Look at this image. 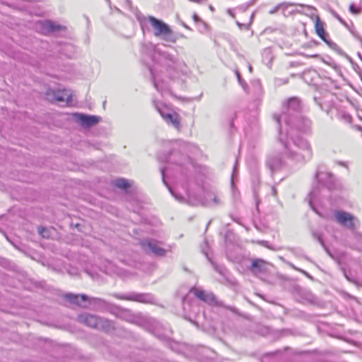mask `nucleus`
I'll list each match as a JSON object with an SVG mask.
<instances>
[{
    "instance_id": "1",
    "label": "nucleus",
    "mask_w": 362,
    "mask_h": 362,
    "mask_svg": "<svg viewBox=\"0 0 362 362\" xmlns=\"http://www.w3.org/2000/svg\"><path fill=\"white\" fill-rule=\"evenodd\" d=\"M280 135L279 141L283 144L285 148V154L288 159L294 163L302 165L312 159L313 152L308 140L300 136H287L292 140L294 147L298 150H301V152H298L291 146L287 141L283 139L282 134Z\"/></svg>"
},
{
    "instance_id": "2",
    "label": "nucleus",
    "mask_w": 362,
    "mask_h": 362,
    "mask_svg": "<svg viewBox=\"0 0 362 362\" xmlns=\"http://www.w3.org/2000/svg\"><path fill=\"white\" fill-rule=\"evenodd\" d=\"M137 19L142 28L147 26L148 24H150L153 28L155 37H160L167 42H175L176 38L173 35V30L170 26L163 21L151 16H145L144 15L138 16Z\"/></svg>"
},
{
    "instance_id": "3",
    "label": "nucleus",
    "mask_w": 362,
    "mask_h": 362,
    "mask_svg": "<svg viewBox=\"0 0 362 362\" xmlns=\"http://www.w3.org/2000/svg\"><path fill=\"white\" fill-rule=\"evenodd\" d=\"M301 104L298 98L293 97L288 99L283 106V110L280 115H274V117L279 125V133L282 134L283 128L281 122L284 121L286 125H291L292 119H296L301 115Z\"/></svg>"
},
{
    "instance_id": "4",
    "label": "nucleus",
    "mask_w": 362,
    "mask_h": 362,
    "mask_svg": "<svg viewBox=\"0 0 362 362\" xmlns=\"http://www.w3.org/2000/svg\"><path fill=\"white\" fill-rule=\"evenodd\" d=\"M78 320L88 327L105 332H111L115 329V324L112 321L88 313L79 315Z\"/></svg>"
},
{
    "instance_id": "5",
    "label": "nucleus",
    "mask_w": 362,
    "mask_h": 362,
    "mask_svg": "<svg viewBox=\"0 0 362 362\" xmlns=\"http://www.w3.org/2000/svg\"><path fill=\"white\" fill-rule=\"evenodd\" d=\"M190 292L192 293L199 300L205 302L206 303L212 305V306H218L223 307L226 309H228L233 313L235 312V308L230 306L225 305L222 301H219L217 300L215 295L211 292H207L197 288H192L190 290Z\"/></svg>"
},
{
    "instance_id": "6",
    "label": "nucleus",
    "mask_w": 362,
    "mask_h": 362,
    "mask_svg": "<svg viewBox=\"0 0 362 362\" xmlns=\"http://www.w3.org/2000/svg\"><path fill=\"white\" fill-rule=\"evenodd\" d=\"M286 136L295 135V131L307 134L311 131V122L302 115L292 119L291 125H286Z\"/></svg>"
},
{
    "instance_id": "7",
    "label": "nucleus",
    "mask_w": 362,
    "mask_h": 362,
    "mask_svg": "<svg viewBox=\"0 0 362 362\" xmlns=\"http://www.w3.org/2000/svg\"><path fill=\"white\" fill-rule=\"evenodd\" d=\"M46 99L51 103H66L68 105L74 103L73 95L70 90L66 89H49L46 92Z\"/></svg>"
},
{
    "instance_id": "8",
    "label": "nucleus",
    "mask_w": 362,
    "mask_h": 362,
    "mask_svg": "<svg viewBox=\"0 0 362 362\" xmlns=\"http://www.w3.org/2000/svg\"><path fill=\"white\" fill-rule=\"evenodd\" d=\"M334 217L339 225L350 230H356L359 226L358 219L350 213L337 211L334 213Z\"/></svg>"
},
{
    "instance_id": "9",
    "label": "nucleus",
    "mask_w": 362,
    "mask_h": 362,
    "mask_svg": "<svg viewBox=\"0 0 362 362\" xmlns=\"http://www.w3.org/2000/svg\"><path fill=\"white\" fill-rule=\"evenodd\" d=\"M113 296L120 300H132L142 303H153L154 298L150 293H130L127 295L115 293Z\"/></svg>"
},
{
    "instance_id": "10",
    "label": "nucleus",
    "mask_w": 362,
    "mask_h": 362,
    "mask_svg": "<svg viewBox=\"0 0 362 362\" xmlns=\"http://www.w3.org/2000/svg\"><path fill=\"white\" fill-rule=\"evenodd\" d=\"M141 245L144 250L155 256L163 257L166 254V250L160 247L155 240L146 239L141 243Z\"/></svg>"
},
{
    "instance_id": "11",
    "label": "nucleus",
    "mask_w": 362,
    "mask_h": 362,
    "mask_svg": "<svg viewBox=\"0 0 362 362\" xmlns=\"http://www.w3.org/2000/svg\"><path fill=\"white\" fill-rule=\"evenodd\" d=\"M36 28L39 32L47 35L49 33L60 30L64 28V27L51 21H40L37 23Z\"/></svg>"
},
{
    "instance_id": "12",
    "label": "nucleus",
    "mask_w": 362,
    "mask_h": 362,
    "mask_svg": "<svg viewBox=\"0 0 362 362\" xmlns=\"http://www.w3.org/2000/svg\"><path fill=\"white\" fill-rule=\"evenodd\" d=\"M155 107L157 110L160 114L161 117L164 119V120L168 124L173 126L176 129H180V118L177 114L173 112L165 113L163 110H161L156 104H155Z\"/></svg>"
},
{
    "instance_id": "13",
    "label": "nucleus",
    "mask_w": 362,
    "mask_h": 362,
    "mask_svg": "<svg viewBox=\"0 0 362 362\" xmlns=\"http://www.w3.org/2000/svg\"><path fill=\"white\" fill-rule=\"evenodd\" d=\"M154 51L156 52L159 53L163 56V57L168 61L170 64H169V66H171L175 69L178 70H182V67L185 66V63L182 61H180L177 58H175L173 55L167 53V52H160L158 50H157L156 47L153 46Z\"/></svg>"
},
{
    "instance_id": "14",
    "label": "nucleus",
    "mask_w": 362,
    "mask_h": 362,
    "mask_svg": "<svg viewBox=\"0 0 362 362\" xmlns=\"http://www.w3.org/2000/svg\"><path fill=\"white\" fill-rule=\"evenodd\" d=\"M76 119L79 121L82 126L90 127L99 122L100 117L93 115H86L83 114H75Z\"/></svg>"
},
{
    "instance_id": "15",
    "label": "nucleus",
    "mask_w": 362,
    "mask_h": 362,
    "mask_svg": "<svg viewBox=\"0 0 362 362\" xmlns=\"http://www.w3.org/2000/svg\"><path fill=\"white\" fill-rule=\"evenodd\" d=\"M315 177L318 182L326 185L328 188L332 186L334 175L331 173L317 171Z\"/></svg>"
},
{
    "instance_id": "16",
    "label": "nucleus",
    "mask_w": 362,
    "mask_h": 362,
    "mask_svg": "<svg viewBox=\"0 0 362 362\" xmlns=\"http://www.w3.org/2000/svg\"><path fill=\"white\" fill-rule=\"evenodd\" d=\"M170 160L175 164L180 166H188L192 165V160L189 156L178 153H172Z\"/></svg>"
},
{
    "instance_id": "17",
    "label": "nucleus",
    "mask_w": 362,
    "mask_h": 362,
    "mask_svg": "<svg viewBox=\"0 0 362 362\" xmlns=\"http://www.w3.org/2000/svg\"><path fill=\"white\" fill-rule=\"evenodd\" d=\"M315 28V31H316V33L317 34V35L323 41H325L329 47H333L334 46H337L336 44H334V42H332L330 40H328L326 38L327 35H326L324 28H323V23L318 17L317 18Z\"/></svg>"
},
{
    "instance_id": "18",
    "label": "nucleus",
    "mask_w": 362,
    "mask_h": 362,
    "mask_svg": "<svg viewBox=\"0 0 362 362\" xmlns=\"http://www.w3.org/2000/svg\"><path fill=\"white\" fill-rule=\"evenodd\" d=\"M267 269V262L262 259H255L252 262L250 270L254 274L263 273Z\"/></svg>"
},
{
    "instance_id": "19",
    "label": "nucleus",
    "mask_w": 362,
    "mask_h": 362,
    "mask_svg": "<svg viewBox=\"0 0 362 362\" xmlns=\"http://www.w3.org/2000/svg\"><path fill=\"white\" fill-rule=\"evenodd\" d=\"M64 298L70 303L79 306H83L81 303V300L85 302L88 300V297L85 294L75 295L72 293H66L64 295Z\"/></svg>"
},
{
    "instance_id": "20",
    "label": "nucleus",
    "mask_w": 362,
    "mask_h": 362,
    "mask_svg": "<svg viewBox=\"0 0 362 362\" xmlns=\"http://www.w3.org/2000/svg\"><path fill=\"white\" fill-rule=\"evenodd\" d=\"M267 165L269 168L274 172L280 168L282 165V161L279 156H269L267 159Z\"/></svg>"
},
{
    "instance_id": "21",
    "label": "nucleus",
    "mask_w": 362,
    "mask_h": 362,
    "mask_svg": "<svg viewBox=\"0 0 362 362\" xmlns=\"http://www.w3.org/2000/svg\"><path fill=\"white\" fill-rule=\"evenodd\" d=\"M221 203L220 199L216 196L212 194H208L206 201L204 203L206 206H216Z\"/></svg>"
},
{
    "instance_id": "22",
    "label": "nucleus",
    "mask_w": 362,
    "mask_h": 362,
    "mask_svg": "<svg viewBox=\"0 0 362 362\" xmlns=\"http://www.w3.org/2000/svg\"><path fill=\"white\" fill-rule=\"evenodd\" d=\"M114 185L120 189H127L130 185L128 181L124 178H119L114 181Z\"/></svg>"
},
{
    "instance_id": "23",
    "label": "nucleus",
    "mask_w": 362,
    "mask_h": 362,
    "mask_svg": "<svg viewBox=\"0 0 362 362\" xmlns=\"http://www.w3.org/2000/svg\"><path fill=\"white\" fill-rule=\"evenodd\" d=\"M38 232L42 235V237L47 238H49V231L45 228L39 227L38 228Z\"/></svg>"
},
{
    "instance_id": "24",
    "label": "nucleus",
    "mask_w": 362,
    "mask_h": 362,
    "mask_svg": "<svg viewBox=\"0 0 362 362\" xmlns=\"http://www.w3.org/2000/svg\"><path fill=\"white\" fill-rule=\"evenodd\" d=\"M313 236L318 240V242L323 245V240L322 238V235L319 232L314 231L313 232Z\"/></svg>"
},
{
    "instance_id": "25",
    "label": "nucleus",
    "mask_w": 362,
    "mask_h": 362,
    "mask_svg": "<svg viewBox=\"0 0 362 362\" xmlns=\"http://www.w3.org/2000/svg\"><path fill=\"white\" fill-rule=\"evenodd\" d=\"M292 4H288V3H286V2H283V3H280L279 4H277V8H279V10H286L289 6H291Z\"/></svg>"
},
{
    "instance_id": "26",
    "label": "nucleus",
    "mask_w": 362,
    "mask_h": 362,
    "mask_svg": "<svg viewBox=\"0 0 362 362\" xmlns=\"http://www.w3.org/2000/svg\"><path fill=\"white\" fill-rule=\"evenodd\" d=\"M349 11L354 14H358L361 11L360 8H356L354 4H351L349 6Z\"/></svg>"
},
{
    "instance_id": "27",
    "label": "nucleus",
    "mask_w": 362,
    "mask_h": 362,
    "mask_svg": "<svg viewBox=\"0 0 362 362\" xmlns=\"http://www.w3.org/2000/svg\"><path fill=\"white\" fill-rule=\"evenodd\" d=\"M317 196V191L315 189H313L310 193H309V197H310V205L312 204L313 203V201L314 200V199L315 198V197Z\"/></svg>"
},
{
    "instance_id": "28",
    "label": "nucleus",
    "mask_w": 362,
    "mask_h": 362,
    "mask_svg": "<svg viewBox=\"0 0 362 362\" xmlns=\"http://www.w3.org/2000/svg\"><path fill=\"white\" fill-rule=\"evenodd\" d=\"M171 194L179 202H182L184 198L178 194H177L175 192L173 191V189L170 187H168Z\"/></svg>"
},
{
    "instance_id": "29",
    "label": "nucleus",
    "mask_w": 362,
    "mask_h": 362,
    "mask_svg": "<svg viewBox=\"0 0 362 362\" xmlns=\"http://www.w3.org/2000/svg\"><path fill=\"white\" fill-rule=\"evenodd\" d=\"M238 82L241 84V86L243 87V88H245V86H247L246 83L243 81L240 74L238 71H236L235 72Z\"/></svg>"
},
{
    "instance_id": "30",
    "label": "nucleus",
    "mask_w": 362,
    "mask_h": 362,
    "mask_svg": "<svg viewBox=\"0 0 362 362\" xmlns=\"http://www.w3.org/2000/svg\"><path fill=\"white\" fill-rule=\"evenodd\" d=\"M334 16L339 21L340 23L346 26L345 21L337 13H334Z\"/></svg>"
},
{
    "instance_id": "31",
    "label": "nucleus",
    "mask_w": 362,
    "mask_h": 362,
    "mask_svg": "<svg viewBox=\"0 0 362 362\" xmlns=\"http://www.w3.org/2000/svg\"><path fill=\"white\" fill-rule=\"evenodd\" d=\"M337 163L339 165H341V166H343V167H345V168H348V163L346 162H344V161H337Z\"/></svg>"
},
{
    "instance_id": "32",
    "label": "nucleus",
    "mask_w": 362,
    "mask_h": 362,
    "mask_svg": "<svg viewBox=\"0 0 362 362\" xmlns=\"http://www.w3.org/2000/svg\"><path fill=\"white\" fill-rule=\"evenodd\" d=\"M279 10V8H277V5L273 8L272 10L269 11V14H274L276 13Z\"/></svg>"
},
{
    "instance_id": "33",
    "label": "nucleus",
    "mask_w": 362,
    "mask_h": 362,
    "mask_svg": "<svg viewBox=\"0 0 362 362\" xmlns=\"http://www.w3.org/2000/svg\"><path fill=\"white\" fill-rule=\"evenodd\" d=\"M161 174H162V177H163V181L164 184L165 185H167V183L165 181V168L161 169Z\"/></svg>"
},
{
    "instance_id": "34",
    "label": "nucleus",
    "mask_w": 362,
    "mask_h": 362,
    "mask_svg": "<svg viewBox=\"0 0 362 362\" xmlns=\"http://www.w3.org/2000/svg\"><path fill=\"white\" fill-rule=\"evenodd\" d=\"M90 300H93V301H94V302H103V303H104V300H102V299H100V298H90Z\"/></svg>"
},
{
    "instance_id": "35",
    "label": "nucleus",
    "mask_w": 362,
    "mask_h": 362,
    "mask_svg": "<svg viewBox=\"0 0 362 362\" xmlns=\"http://www.w3.org/2000/svg\"><path fill=\"white\" fill-rule=\"evenodd\" d=\"M154 86H155V88H156V90L158 91L162 92L161 89H160V88H159L158 83L157 82H156V81H154Z\"/></svg>"
},
{
    "instance_id": "36",
    "label": "nucleus",
    "mask_w": 362,
    "mask_h": 362,
    "mask_svg": "<svg viewBox=\"0 0 362 362\" xmlns=\"http://www.w3.org/2000/svg\"><path fill=\"white\" fill-rule=\"evenodd\" d=\"M193 18H194V21H198L199 20L198 16L196 14H194Z\"/></svg>"
},
{
    "instance_id": "37",
    "label": "nucleus",
    "mask_w": 362,
    "mask_h": 362,
    "mask_svg": "<svg viewBox=\"0 0 362 362\" xmlns=\"http://www.w3.org/2000/svg\"><path fill=\"white\" fill-rule=\"evenodd\" d=\"M272 194H273L274 196H276V188H275L274 187H272Z\"/></svg>"
},
{
    "instance_id": "38",
    "label": "nucleus",
    "mask_w": 362,
    "mask_h": 362,
    "mask_svg": "<svg viewBox=\"0 0 362 362\" xmlns=\"http://www.w3.org/2000/svg\"><path fill=\"white\" fill-rule=\"evenodd\" d=\"M260 243L264 246L268 247L267 241H261Z\"/></svg>"
},
{
    "instance_id": "39",
    "label": "nucleus",
    "mask_w": 362,
    "mask_h": 362,
    "mask_svg": "<svg viewBox=\"0 0 362 362\" xmlns=\"http://www.w3.org/2000/svg\"><path fill=\"white\" fill-rule=\"evenodd\" d=\"M291 252H293V254H296V249L295 248H289L288 249Z\"/></svg>"
},
{
    "instance_id": "40",
    "label": "nucleus",
    "mask_w": 362,
    "mask_h": 362,
    "mask_svg": "<svg viewBox=\"0 0 362 362\" xmlns=\"http://www.w3.org/2000/svg\"><path fill=\"white\" fill-rule=\"evenodd\" d=\"M249 70H250V72H251V71H252V66H251V65H249Z\"/></svg>"
},
{
    "instance_id": "41",
    "label": "nucleus",
    "mask_w": 362,
    "mask_h": 362,
    "mask_svg": "<svg viewBox=\"0 0 362 362\" xmlns=\"http://www.w3.org/2000/svg\"><path fill=\"white\" fill-rule=\"evenodd\" d=\"M294 150L298 151V152H301V150H298L297 148H295Z\"/></svg>"
},
{
    "instance_id": "42",
    "label": "nucleus",
    "mask_w": 362,
    "mask_h": 362,
    "mask_svg": "<svg viewBox=\"0 0 362 362\" xmlns=\"http://www.w3.org/2000/svg\"><path fill=\"white\" fill-rule=\"evenodd\" d=\"M291 266L293 268H294V269H297L295 267V266H293V264H291Z\"/></svg>"
},
{
    "instance_id": "43",
    "label": "nucleus",
    "mask_w": 362,
    "mask_h": 362,
    "mask_svg": "<svg viewBox=\"0 0 362 362\" xmlns=\"http://www.w3.org/2000/svg\"><path fill=\"white\" fill-rule=\"evenodd\" d=\"M127 320H128V321H131V322H132V318H131V319H130V318H129V319H127Z\"/></svg>"
},
{
    "instance_id": "44",
    "label": "nucleus",
    "mask_w": 362,
    "mask_h": 362,
    "mask_svg": "<svg viewBox=\"0 0 362 362\" xmlns=\"http://www.w3.org/2000/svg\"><path fill=\"white\" fill-rule=\"evenodd\" d=\"M235 172H233L232 177L234 176Z\"/></svg>"
},
{
    "instance_id": "45",
    "label": "nucleus",
    "mask_w": 362,
    "mask_h": 362,
    "mask_svg": "<svg viewBox=\"0 0 362 362\" xmlns=\"http://www.w3.org/2000/svg\"><path fill=\"white\" fill-rule=\"evenodd\" d=\"M235 172H233L232 177L234 176Z\"/></svg>"
}]
</instances>
